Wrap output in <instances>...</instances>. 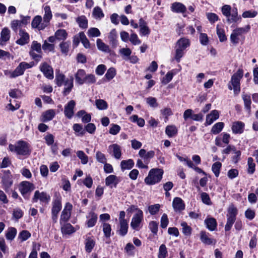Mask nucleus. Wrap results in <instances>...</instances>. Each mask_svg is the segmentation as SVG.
I'll return each instance as SVG.
<instances>
[{
	"instance_id": "nucleus-22",
	"label": "nucleus",
	"mask_w": 258,
	"mask_h": 258,
	"mask_svg": "<svg viewBox=\"0 0 258 258\" xmlns=\"http://www.w3.org/2000/svg\"><path fill=\"white\" fill-rule=\"evenodd\" d=\"M172 206L175 212H179L185 208L183 201L181 198L178 197L175 198L173 199Z\"/></svg>"
},
{
	"instance_id": "nucleus-56",
	"label": "nucleus",
	"mask_w": 258,
	"mask_h": 258,
	"mask_svg": "<svg viewBox=\"0 0 258 258\" xmlns=\"http://www.w3.org/2000/svg\"><path fill=\"white\" fill-rule=\"evenodd\" d=\"M80 41L83 46L86 48H89L90 47V43L85 34L83 32H80Z\"/></svg>"
},
{
	"instance_id": "nucleus-10",
	"label": "nucleus",
	"mask_w": 258,
	"mask_h": 258,
	"mask_svg": "<svg viewBox=\"0 0 258 258\" xmlns=\"http://www.w3.org/2000/svg\"><path fill=\"white\" fill-rule=\"evenodd\" d=\"M73 209V205L70 203H67L63 209L60 218V223L62 225L63 223H66L70 218L71 212Z\"/></svg>"
},
{
	"instance_id": "nucleus-50",
	"label": "nucleus",
	"mask_w": 258,
	"mask_h": 258,
	"mask_svg": "<svg viewBox=\"0 0 258 258\" xmlns=\"http://www.w3.org/2000/svg\"><path fill=\"white\" fill-rule=\"evenodd\" d=\"M130 120L133 122H137L140 127L145 125V120L142 118H139L137 115H133L130 117Z\"/></svg>"
},
{
	"instance_id": "nucleus-17",
	"label": "nucleus",
	"mask_w": 258,
	"mask_h": 258,
	"mask_svg": "<svg viewBox=\"0 0 258 258\" xmlns=\"http://www.w3.org/2000/svg\"><path fill=\"white\" fill-rule=\"evenodd\" d=\"M86 225L88 228L94 226L98 219L97 214L93 211H90L86 215Z\"/></svg>"
},
{
	"instance_id": "nucleus-42",
	"label": "nucleus",
	"mask_w": 258,
	"mask_h": 258,
	"mask_svg": "<svg viewBox=\"0 0 258 258\" xmlns=\"http://www.w3.org/2000/svg\"><path fill=\"white\" fill-rule=\"evenodd\" d=\"M17 234V230L14 227L9 228L6 233V237L8 240H12Z\"/></svg>"
},
{
	"instance_id": "nucleus-63",
	"label": "nucleus",
	"mask_w": 258,
	"mask_h": 258,
	"mask_svg": "<svg viewBox=\"0 0 258 258\" xmlns=\"http://www.w3.org/2000/svg\"><path fill=\"white\" fill-rule=\"evenodd\" d=\"M160 208V205L158 204L149 206L148 211L150 214L155 215L158 212Z\"/></svg>"
},
{
	"instance_id": "nucleus-61",
	"label": "nucleus",
	"mask_w": 258,
	"mask_h": 258,
	"mask_svg": "<svg viewBox=\"0 0 258 258\" xmlns=\"http://www.w3.org/2000/svg\"><path fill=\"white\" fill-rule=\"evenodd\" d=\"M167 254V250L165 245H161L159 249L158 258H165Z\"/></svg>"
},
{
	"instance_id": "nucleus-12",
	"label": "nucleus",
	"mask_w": 258,
	"mask_h": 258,
	"mask_svg": "<svg viewBox=\"0 0 258 258\" xmlns=\"http://www.w3.org/2000/svg\"><path fill=\"white\" fill-rule=\"evenodd\" d=\"M20 38L17 39L16 43L20 45H24L28 44L30 41L29 34L24 29H20L19 31Z\"/></svg>"
},
{
	"instance_id": "nucleus-35",
	"label": "nucleus",
	"mask_w": 258,
	"mask_h": 258,
	"mask_svg": "<svg viewBox=\"0 0 258 258\" xmlns=\"http://www.w3.org/2000/svg\"><path fill=\"white\" fill-rule=\"evenodd\" d=\"M61 209V202L60 199H56L52 202L51 213L58 214Z\"/></svg>"
},
{
	"instance_id": "nucleus-64",
	"label": "nucleus",
	"mask_w": 258,
	"mask_h": 258,
	"mask_svg": "<svg viewBox=\"0 0 258 258\" xmlns=\"http://www.w3.org/2000/svg\"><path fill=\"white\" fill-rule=\"evenodd\" d=\"M199 39L201 44L203 45H207L209 43V38L206 33H201L199 36Z\"/></svg>"
},
{
	"instance_id": "nucleus-26",
	"label": "nucleus",
	"mask_w": 258,
	"mask_h": 258,
	"mask_svg": "<svg viewBox=\"0 0 258 258\" xmlns=\"http://www.w3.org/2000/svg\"><path fill=\"white\" fill-rule=\"evenodd\" d=\"M44 15L43 16V20L48 25L50 24V22L52 18V14L49 6H43Z\"/></svg>"
},
{
	"instance_id": "nucleus-30",
	"label": "nucleus",
	"mask_w": 258,
	"mask_h": 258,
	"mask_svg": "<svg viewBox=\"0 0 258 258\" xmlns=\"http://www.w3.org/2000/svg\"><path fill=\"white\" fill-rule=\"evenodd\" d=\"M119 181L118 178L116 176L110 175L105 179V184L110 187H112L113 185L114 187H116Z\"/></svg>"
},
{
	"instance_id": "nucleus-44",
	"label": "nucleus",
	"mask_w": 258,
	"mask_h": 258,
	"mask_svg": "<svg viewBox=\"0 0 258 258\" xmlns=\"http://www.w3.org/2000/svg\"><path fill=\"white\" fill-rule=\"evenodd\" d=\"M242 98L244 103L245 108L248 112H250L251 103L250 96L248 95L243 94L242 95Z\"/></svg>"
},
{
	"instance_id": "nucleus-6",
	"label": "nucleus",
	"mask_w": 258,
	"mask_h": 258,
	"mask_svg": "<svg viewBox=\"0 0 258 258\" xmlns=\"http://www.w3.org/2000/svg\"><path fill=\"white\" fill-rule=\"evenodd\" d=\"M144 215L142 211H138V213H135L133 216L131 222V227L139 231L142 227L141 223L143 220Z\"/></svg>"
},
{
	"instance_id": "nucleus-32",
	"label": "nucleus",
	"mask_w": 258,
	"mask_h": 258,
	"mask_svg": "<svg viewBox=\"0 0 258 258\" xmlns=\"http://www.w3.org/2000/svg\"><path fill=\"white\" fill-rule=\"evenodd\" d=\"M85 250L90 253L95 245V241L93 237H88L85 241Z\"/></svg>"
},
{
	"instance_id": "nucleus-37",
	"label": "nucleus",
	"mask_w": 258,
	"mask_h": 258,
	"mask_svg": "<svg viewBox=\"0 0 258 258\" xmlns=\"http://www.w3.org/2000/svg\"><path fill=\"white\" fill-rule=\"evenodd\" d=\"M10 38V30L8 28H4L1 33V40L2 42H6Z\"/></svg>"
},
{
	"instance_id": "nucleus-40",
	"label": "nucleus",
	"mask_w": 258,
	"mask_h": 258,
	"mask_svg": "<svg viewBox=\"0 0 258 258\" xmlns=\"http://www.w3.org/2000/svg\"><path fill=\"white\" fill-rule=\"evenodd\" d=\"M224 126V123L222 122H219L215 123L211 129V133L214 135H217L221 132Z\"/></svg>"
},
{
	"instance_id": "nucleus-13",
	"label": "nucleus",
	"mask_w": 258,
	"mask_h": 258,
	"mask_svg": "<svg viewBox=\"0 0 258 258\" xmlns=\"http://www.w3.org/2000/svg\"><path fill=\"white\" fill-rule=\"evenodd\" d=\"M76 106V102L74 100L70 101L65 106L64 108V114L65 116L69 119L73 117L74 114V109Z\"/></svg>"
},
{
	"instance_id": "nucleus-14",
	"label": "nucleus",
	"mask_w": 258,
	"mask_h": 258,
	"mask_svg": "<svg viewBox=\"0 0 258 258\" xmlns=\"http://www.w3.org/2000/svg\"><path fill=\"white\" fill-rule=\"evenodd\" d=\"M3 188L6 192L8 191L13 183V176L10 173L5 174L2 177Z\"/></svg>"
},
{
	"instance_id": "nucleus-20",
	"label": "nucleus",
	"mask_w": 258,
	"mask_h": 258,
	"mask_svg": "<svg viewBox=\"0 0 258 258\" xmlns=\"http://www.w3.org/2000/svg\"><path fill=\"white\" fill-rule=\"evenodd\" d=\"M139 27L140 28V34L141 36H147L150 33V30L147 26V23L141 18L139 21Z\"/></svg>"
},
{
	"instance_id": "nucleus-46",
	"label": "nucleus",
	"mask_w": 258,
	"mask_h": 258,
	"mask_svg": "<svg viewBox=\"0 0 258 258\" xmlns=\"http://www.w3.org/2000/svg\"><path fill=\"white\" fill-rule=\"evenodd\" d=\"M217 34L220 42H224L226 40L227 38L225 34L224 30L219 25L217 26Z\"/></svg>"
},
{
	"instance_id": "nucleus-45",
	"label": "nucleus",
	"mask_w": 258,
	"mask_h": 258,
	"mask_svg": "<svg viewBox=\"0 0 258 258\" xmlns=\"http://www.w3.org/2000/svg\"><path fill=\"white\" fill-rule=\"evenodd\" d=\"M92 15L93 17L96 19H100L104 16L102 9L99 7H96L94 8Z\"/></svg>"
},
{
	"instance_id": "nucleus-23",
	"label": "nucleus",
	"mask_w": 258,
	"mask_h": 258,
	"mask_svg": "<svg viewBox=\"0 0 258 258\" xmlns=\"http://www.w3.org/2000/svg\"><path fill=\"white\" fill-rule=\"evenodd\" d=\"M244 126L245 124L243 122L240 121H235L232 125L231 130L233 133L240 134L243 132Z\"/></svg>"
},
{
	"instance_id": "nucleus-51",
	"label": "nucleus",
	"mask_w": 258,
	"mask_h": 258,
	"mask_svg": "<svg viewBox=\"0 0 258 258\" xmlns=\"http://www.w3.org/2000/svg\"><path fill=\"white\" fill-rule=\"evenodd\" d=\"M79 26L82 28H86L88 26V21L84 16H81L77 19Z\"/></svg>"
},
{
	"instance_id": "nucleus-18",
	"label": "nucleus",
	"mask_w": 258,
	"mask_h": 258,
	"mask_svg": "<svg viewBox=\"0 0 258 258\" xmlns=\"http://www.w3.org/2000/svg\"><path fill=\"white\" fill-rule=\"evenodd\" d=\"M33 66V62L28 63L25 61H23L20 63L16 68L18 77L23 75L26 70L31 68Z\"/></svg>"
},
{
	"instance_id": "nucleus-57",
	"label": "nucleus",
	"mask_w": 258,
	"mask_h": 258,
	"mask_svg": "<svg viewBox=\"0 0 258 258\" xmlns=\"http://www.w3.org/2000/svg\"><path fill=\"white\" fill-rule=\"evenodd\" d=\"M23 216V212L20 208H17L14 209L13 212V218L16 220L22 218Z\"/></svg>"
},
{
	"instance_id": "nucleus-59",
	"label": "nucleus",
	"mask_w": 258,
	"mask_h": 258,
	"mask_svg": "<svg viewBox=\"0 0 258 258\" xmlns=\"http://www.w3.org/2000/svg\"><path fill=\"white\" fill-rule=\"evenodd\" d=\"M70 45V42H62L60 43L59 47L62 53L66 55L67 54L69 50Z\"/></svg>"
},
{
	"instance_id": "nucleus-43",
	"label": "nucleus",
	"mask_w": 258,
	"mask_h": 258,
	"mask_svg": "<svg viewBox=\"0 0 258 258\" xmlns=\"http://www.w3.org/2000/svg\"><path fill=\"white\" fill-rule=\"evenodd\" d=\"M165 133L170 138L175 136L177 133V130L174 125H168L166 127Z\"/></svg>"
},
{
	"instance_id": "nucleus-29",
	"label": "nucleus",
	"mask_w": 258,
	"mask_h": 258,
	"mask_svg": "<svg viewBox=\"0 0 258 258\" xmlns=\"http://www.w3.org/2000/svg\"><path fill=\"white\" fill-rule=\"evenodd\" d=\"M63 85H64L63 93L64 95H67L70 93L73 87V78L72 77L70 79H67Z\"/></svg>"
},
{
	"instance_id": "nucleus-7",
	"label": "nucleus",
	"mask_w": 258,
	"mask_h": 258,
	"mask_svg": "<svg viewBox=\"0 0 258 258\" xmlns=\"http://www.w3.org/2000/svg\"><path fill=\"white\" fill-rule=\"evenodd\" d=\"M35 188L34 185L33 183L27 181H24L21 182L19 186V190L25 198H28V195Z\"/></svg>"
},
{
	"instance_id": "nucleus-25",
	"label": "nucleus",
	"mask_w": 258,
	"mask_h": 258,
	"mask_svg": "<svg viewBox=\"0 0 258 258\" xmlns=\"http://www.w3.org/2000/svg\"><path fill=\"white\" fill-rule=\"evenodd\" d=\"M190 42L189 39L185 37H182L177 41L176 47L184 51L190 46Z\"/></svg>"
},
{
	"instance_id": "nucleus-47",
	"label": "nucleus",
	"mask_w": 258,
	"mask_h": 258,
	"mask_svg": "<svg viewBox=\"0 0 258 258\" xmlns=\"http://www.w3.org/2000/svg\"><path fill=\"white\" fill-rule=\"evenodd\" d=\"M87 35L89 37H97L101 35V33L98 28L93 27L88 29Z\"/></svg>"
},
{
	"instance_id": "nucleus-16",
	"label": "nucleus",
	"mask_w": 258,
	"mask_h": 258,
	"mask_svg": "<svg viewBox=\"0 0 258 258\" xmlns=\"http://www.w3.org/2000/svg\"><path fill=\"white\" fill-rule=\"evenodd\" d=\"M41 71L44 75L49 79L53 78V71L51 67L46 62L42 63L40 66Z\"/></svg>"
},
{
	"instance_id": "nucleus-38",
	"label": "nucleus",
	"mask_w": 258,
	"mask_h": 258,
	"mask_svg": "<svg viewBox=\"0 0 258 258\" xmlns=\"http://www.w3.org/2000/svg\"><path fill=\"white\" fill-rule=\"evenodd\" d=\"M56 39L58 40L64 41L68 36V33L64 29H58L54 34Z\"/></svg>"
},
{
	"instance_id": "nucleus-41",
	"label": "nucleus",
	"mask_w": 258,
	"mask_h": 258,
	"mask_svg": "<svg viewBox=\"0 0 258 258\" xmlns=\"http://www.w3.org/2000/svg\"><path fill=\"white\" fill-rule=\"evenodd\" d=\"M61 225V231L63 233L71 234L75 232L74 227L70 223H63Z\"/></svg>"
},
{
	"instance_id": "nucleus-49",
	"label": "nucleus",
	"mask_w": 258,
	"mask_h": 258,
	"mask_svg": "<svg viewBox=\"0 0 258 258\" xmlns=\"http://www.w3.org/2000/svg\"><path fill=\"white\" fill-rule=\"evenodd\" d=\"M182 233L186 236H189L191 233V228L185 222L181 223Z\"/></svg>"
},
{
	"instance_id": "nucleus-9",
	"label": "nucleus",
	"mask_w": 258,
	"mask_h": 258,
	"mask_svg": "<svg viewBox=\"0 0 258 258\" xmlns=\"http://www.w3.org/2000/svg\"><path fill=\"white\" fill-rule=\"evenodd\" d=\"M49 25L44 21L42 17L40 15L35 16L31 22V27L33 29H36L38 31L43 30Z\"/></svg>"
},
{
	"instance_id": "nucleus-31",
	"label": "nucleus",
	"mask_w": 258,
	"mask_h": 258,
	"mask_svg": "<svg viewBox=\"0 0 258 258\" xmlns=\"http://www.w3.org/2000/svg\"><path fill=\"white\" fill-rule=\"evenodd\" d=\"M134 166V162L133 160L131 159L126 160H122L120 163V167L122 171L131 169Z\"/></svg>"
},
{
	"instance_id": "nucleus-3",
	"label": "nucleus",
	"mask_w": 258,
	"mask_h": 258,
	"mask_svg": "<svg viewBox=\"0 0 258 258\" xmlns=\"http://www.w3.org/2000/svg\"><path fill=\"white\" fill-rule=\"evenodd\" d=\"M9 149L19 155L25 156L30 153L28 144L23 141H19L15 145L10 144Z\"/></svg>"
},
{
	"instance_id": "nucleus-5",
	"label": "nucleus",
	"mask_w": 258,
	"mask_h": 258,
	"mask_svg": "<svg viewBox=\"0 0 258 258\" xmlns=\"http://www.w3.org/2000/svg\"><path fill=\"white\" fill-rule=\"evenodd\" d=\"M20 20H13L11 22V27L15 32H17L18 30L23 29V27H26L30 21L31 17L29 16H20Z\"/></svg>"
},
{
	"instance_id": "nucleus-36",
	"label": "nucleus",
	"mask_w": 258,
	"mask_h": 258,
	"mask_svg": "<svg viewBox=\"0 0 258 258\" xmlns=\"http://www.w3.org/2000/svg\"><path fill=\"white\" fill-rule=\"evenodd\" d=\"M128 230L127 221L119 222V229L118 230L119 234L121 236H124L126 234Z\"/></svg>"
},
{
	"instance_id": "nucleus-58",
	"label": "nucleus",
	"mask_w": 258,
	"mask_h": 258,
	"mask_svg": "<svg viewBox=\"0 0 258 258\" xmlns=\"http://www.w3.org/2000/svg\"><path fill=\"white\" fill-rule=\"evenodd\" d=\"M31 233L27 230H23L19 234V238L21 241H24L31 237Z\"/></svg>"
},
{
	"instance_id": "nucleus-54",
	"label": "nucleus",
	"mask_w": 258,
	"mask_h": 258,
	"mask_svg": "<svg viewBox=\"0 0 258 258\" xmlns=\"http://www.w3.org/2000/svg\"><path fill=\"white\" fill-rule=\"evenodd\" d=\"M77 157L81 160L83 164H86L88 162V157L82 151H78L77 152Z\"/></svg>"
},
{
	"instance_id": "nucleus-53",
	"label": "nucleus",
	"mask_w": 258,
	"mask_h": 258,
	"mask_svg": "<svg viewBox=\"0 0 258 258\" xmlns=\"http://www.w3.org/2000/svg\"><path fill=\"white\" fill-rule=\"evenodd\" d=\"M221 166L222 164L219 162H216L212 165V170L216 177H218L219 176Z\"/></svg>"
},
{
	"instance_id": "nucleus-55",
	"label": "nucleus",
	"mask_w": 258,
	"mask_h": 258,
	"mask_svg": "<svg viewBox=\"0 0 258 258\" xmlns=\"http://www.w3.org/2000/svg\"><path fill=\"white\" fill-rule=\"evenodd\" d=\"M116 74L115 69L114 68H110L107 70L105 75V77L107 81H110L115 76Z\"/></svg>"
},
{
	"instance_id": "nucleus-48",
	"label": "nucleus",
	"mask_w": 258,
	"mask_h": 258,
	"mask_svg": "<svg viewBox=\"0 0 258 258\" xmlns=\"http://www.w3.org/2000/svg\"><path fill=\"white\" fill-rule=\"evenodd\" d=\"M95 105L99 110H105L108 108L107 103L103 99H97L95 101Z\"/></svg>"
},
{
	"instance_id": "nucleus-34",
	"label": "nucleus",
	"mask_w": 258,
	"mask_h": 258,
	"mask_svg": "<svg viewBox=\"0 0 258 258\" xmlns=\"http://www.w3.org/2000/svg\"><path fill=\"white\" fill-rule=\"evenodd\" d=\"M96 45L97 48L104 52H109L110 49L108 45L104 43L101 39H97L96 40Z\"/></svg>"
},
{
	"instance_id": "nucleus-19",
	"label": "nucleus",
	"mask_w": 258,
	"mask_h": 258,
	"mask_svg": "<svg viewBox=\"0 0 258 258\" xmlns=\"http://www.w3.org/2000/svg\"><path fill=\"white\" fill-rule=\"evenodd\" d=\"M219 117V112L217 110H212L210 113L206 116L205 125H209L218 119Z\"/></svg>"
},
{
	"instance_id": "nucleus-1",
	"label": "nucleus",
	"mask_w": 258,
	"mask_h": 258,
	"mask_svg": "<svg viewBox=\"0 0 258 258\" xmlns=\"http://www.w3.org/2000/svg\"><path fill=\"white\" fill-rule=\"evenodd\" d=\"M221 11L229 23H236L241 20V17L238 15L236 8L231 9L230 6L225 5L222 7Z\"/></svg>"
},
{
	"instance_id": "nucleus-27",
	"label": "nucleus",
	"mask_w": 258,
	"mask_h": 258,
	"mask_svg": "<svg viewBox=\"0 0 258 258\" xmlns=\"http://www.w3.org/2000/svg\"><path fill=\"white\" fill-rule=\"evenodd\" d=\"M85 76L86 72L84 70H78L75 75L76 83L80 85L84 84L85 83Z\"/></svg>"
},
{
	"instance_id": "nucleus-60",
	"label": "nucleus",
	"mask_w": 258,
	"mask_h": 258,
	"mask_svg": "<svg viewBox=\"0 0 258 258\" xmlns=\"http://www.w3.org/2000/svg\"><path fill=\"white\" fill-rule=\"evenodd\" d=\"M184 53V50L176 47L173 59L175 60L177 62H179L180 61L181 58L183 56Z\"/></svg>"
},
{
	"instance_id": "nucleus-52",
	"label": "nucleus",
	"mask_w": 258,
	"mask_h": 258,
	"mask_svg": "<svg viewBox=\"0 0 258 258\" xmlns=\"http://www.w3.org/2000/svg\"><path fill=\"white\" fill-rule=\"evenodd\" d=\"M103 231L106 237H110L111 236V225L107 223L102 224Z\"/></svg>"
},
{
	"instance_id": "nucleus-28",
	"label": "nucleus",
	"mask_w": 258,
	"mask_h": 258,
	"mask_svg": "<svg viewBox=\"0 0 258 258\" xmlns=\"http://www.w3.org/2000/svg\"><path fill=\"white\" fill-rule=\"evenodd\" d=\"M55 115V110L53 109H49L44 112L42 114V121L47 122L53 119Z\"/></svg>"
},
{
	"instance_id": "nucleus-8",
	"label": "nucleus",
	"mask_w": 258,
	"mask_h": 258,
	"mask_svg": "<svg viewBox=\"0 0 258 258\" xmlns=\"http://www.w3.org/2000/svg\"><path fill=\"white\" fill-rule=\"evenodd\" d=\"M250 29L249 25L246 26L245 28H237L234 29L231 35L230 40L233 44H237L239 41V36L244 33L247 32Z\"/></svg>"
},
{
	"instance_id": "nucleus-21",
	"label": "nucleus",
	"mask_w": 258,
	"mask_h": 258,
	"mask_svg": "<svg viewBox=\"0 0 258 258\" xmlns=\"http://www.w3.org/2000/svg\"><path fill=\"white\" fill-rule=\"evenodd\" d=\"M171 10L174 13L183 14L186 12V8L180 2H174L171 4Z\"/></svg>"
},
{
	"instance_id": "nucleus-33",
	"label": "nucleus",
	"mask_w": 258,
	"mask_h": 258,
	"mask_svg": "<svg viewBox=\"0 0 258 258\" xmlns=\"http://www.w3.org/2000/svg\"><path fill=\"white\" fill-rule=\"evenodd\" d=\"M207 228L210 231H214L217 227V222L213 218H209L205 220Z\"/></svg>"
},
{
	"instance_id": "nucleus-11",
	"label": "nucleus",
	"mask_w": 258,
	"mask_h": 258,
	"mask_svg": "<svg viewBox=\"0 0 258 258\" xmlns=\"http://www.w3.org/2000/svg\"><path fill=\"white\" fill-rule=\"evenodd\" d=\"M50 200V197L45 192H40L39 190L35 191L34 197L32 199L33 202H37L40 201L41 203H48Z\"/></svg>"
},
{
	"instance_id": "nucleus-24",
	"label": "nucleus",
	"mask_w": 258,
	"mask_h": 258,
	"mask_svg": "<svg viewBox=\"0 0 258 258\" xmlns=\"http://www.w3.org/2000/svg\"><path fill=\"white\" fill-rule=\"evenodd\" d=\"M109 43L112 47H115L118 43L117 33L115 29H112L108 34Z\"/></svg>"
},
{
	"instance_id": "nucleus-4",
	"label": "nucleus",
	"mask_w": 258,
	"mask_h": 258,
	"mask_svg": "<svg viewBox=\"0 0 258 258\" xmlns=\"http://www.w3.org/2000/svg\"><path fill=\"white\" fill-rule=\"evenodd\" d=\"M163 170L159 168H153L149 172L145 179V182L148 185H153L158 183L162 178Z\"/></svg>"
},
{
	"instance_id": "nucleus-2",
	"label": "nucleus",
	"mask_w": 258,
	"mask_h": 258,
	"mask_svg": "<svg viewBox=\"0 0 258 258\" xmlns=\"http://www.w3.org/2000/svg\"><path fill=\"white\" fill-rule=\"evenodd\" d=\"M243 76V71L239 69L231 77L228 85V89L230 90L233 89L234 93L236 95L240 91V80Z\"/></svg>"
},
{
	"instance_id": "nucleus-62",
	"label": "nucleus",
	"mask_w": 258,
	"mask_h": 258,
	"mask_svg": "<svg viewBox=\"0 0 258 258\" xmlns=\"http://www.w3.org/2000/svg\"><path fill=\"white\" fill-rule=\"evenodd\" d=\"M237 214V209L233 205L230 206L228 209V214L227 216L228 217H231L236 218V216Z\"/></svg>"
},
{
	"instance_id": "nucleus-15",
	"label": "nucleus",
	"mask_w": 258,
	"mask_h": 258,
	"mask_svg": "<svg viewBox=\"0 0 258 258\" xmlns=\"http://www.w3.org/2000/svg\"><path fill=\"white\" fill-rule=\"evenodd\" d=\"M108 152L113 155L115 158L119 159L121 156V147L117 144L110 145L107 150Z\"/></svg>"
},
{
	"instance_id": "nucleus-39",
	"label": "nucleus",
	"mask_w": 258,
	"mask_h": 258,
	"mask_svg": "<svg viewBox=\"0 0 258 258\" xmlns=\"http://www.w3.org/2000/svg\"><path fill=\"white\" fill-rule=\"evenodd\" d=\"M200 235V239L204 243L210 245L213 243H215L214 240L209 237L205 232L202 231Z\"/></svg>"
}]
</instances>
